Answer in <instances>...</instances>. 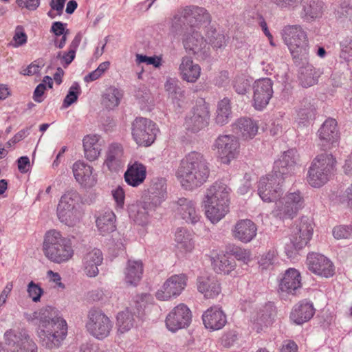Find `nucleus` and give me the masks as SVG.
Segmentation results:
<instances>
[{
  "label": "nucleus",
  "mask_w": 352,
  "mask_h": 352,
  "mask_svg": "<svg viewBox=\"0 0 352 352\" xmlns=\"http://www.w3.org/2000/svg\"><path fill=\"white\" fill-rule=\"evenodd\" d=\"M28 322L37 324L36 334L41 344L47 349L60 346L67 333L65 320L54 307L47 306L25 314Z\"/></svg>",
  "instance_id": "nucleus-1"
},
{
  "label": "nucleus",
  "mask_w": 352,
  "mask_h": 352,
  "mask_svg": "<svg viewBox=\"0 0 352 352\" xmlns=\"http://www.w3.org/2000/svg\"><path fill=\"white\" fill-rule=\"evenodd\" d=\"M209 174L208 163L204 155L192 151L181 160L176 177L182 187L192 190L204 184Z\"/></svg>",
  "instance_id": "nucleus-2"
},
{
  "label": "nucleus",
  "mask_w": 352,
  "mask_h": 352,
  "mask_svg": "<svg viewBox=\"0 0 352 352\" xmlns=\"http://www.w3.org/2000/svg\"><path fill=\"white\" fill-rule=\"evenodd\" d=\"M231 188L222 182H216L206 191L203 206L206 218L217 223L230 211Z\"/></svg>",
  "instance_id": "nucleus-3"
},
{
  "label": "nucleus",
  "mask_w": 352,
  "mask_h": 352,
  "mask_svg": "<svg viewBox=\"0 0 352 352\" xmlns=\"http://www.w3.org/2000/svg\"><path fill=\"white\" fill-rule=\"evenodd\" d=\"M42 250L47 259L58 264L68 261L74 256L70 240L54 229L50 230L45 234Z\"/></svg>",
  "instance_id": "nucleus-4"
},
{
  "label": "nucleus",
  "mask_w": 352,
  "mask_h": 352,
  "mask_svg": "<svg viewBox=\"0 0 352 352\" xmlns=\"http://www.w3.org/2000/svg\"><path fill=\"white\" fill-rule=\"evenodd\" d=\"M58 220L65 225L74 227L78 224L83 216L81 208V198L79 193L74 190L63 194L56 209Z\"/></svg>",
  "instance_id": "nucleus-5"
},
{
  "label": "nucleus",
  "mask_w": 352,
  "mask_h": 352,
  "mask_svg": "<svg viewBox=\"0 0 352 352\" xmlns=\"http://www.w3.org/2000/svg\"><path fill=\"white\" fill-rule=\"evenodd\" d=\"M282 38L294 59L307 60L309 52L308 37L300 25L285 26L282 30Z\"/></svg>",
  "instance_id": "nucleus-6"
},
{
  "label": "nucleus",
  "mask_w": 352,
  "mask_h": 352,
  "mask_svg": "<svg viewBox=\"0 0 352 352\" xmlns=\"http://www.w3.org/2000/svg\"><path fill=\"white\" fill-rule=\"evenodd\" d=\"M188 24L190 30L204 31L210 23V15L204 8L190 6L180 9L172 20L175 28Z\"/></svg>",
  "instance_id": "nucleus-7"
},
{
  "label": "nucleus",
  "mask_w": 352,
  "mask_h": 352,
  "mask_svg": "<svg viewBox=\"0 0 352 352\" xmlns=\"http://www.w3.org/2000/svg\"><path fill=\"white\" fill-rule=\"evenodd\" d=\"M336 163V159L331 154L323 153L317 155L308 170L309 184L314 188L324 186L331 177Z\"/></svg>",
  "instance_id": "nucleus-8"
},
{
  "label": "nucleus",
  "mask_w": 352,
  "mask_h": 352,
  "mask_svg": "<svg viewBox=\"0 0 352 352\" xmlns=\"http://www.w3.org/2000/svg\"><path fill=\"white\" fill-rule=\"evenodd\" d=\"M305 199L300 190L287 192L275 202L272 214L281 219H292L304 207Z\"/></svg>",
  "instance_id": "nucleus-9"
},
{
  "label": "nucleus",
  "mask_w": 352,
  "mask_h": 352,
  "mask_svg": "<svg viewBox=\"0 0 352 352\" xmlns=\"http://www.w3.org/2000/svg\"><path fill=\"white\" fill-rule=\"evenodd\" d=\"M313 230L312 222L309 218L302 217L296 221L292 228L290 244L285 247L287 254L292 256L293 249L298 250L305 247L312 237Z\"/></svg>",
  "instance_id": "nucleus-10"
},
{
  "label": "nucleus",
  "mask_w": 352,
  "mask_h": 352,
  "mask_svg": "<svg viewBox=\"0 0 352 352\" xmlns=\"http://www.w3.org/2000/svg\"><path fill=\"white\" fill-rule=\"evenodd\" d=\"M113 327V322L102 311L96 309L89 311L85 328L87 332L96 339L102 340L107 338Z\"/></svg>",
  "instance_id": "nucleus-11"
},
{
  "label": "nucleus",
  "mask_w": 352,
  "mask_h": 352,
  "mask_svg": "<svg viewBox=\"0 0 352 352\" xmlns=\"http://www.w3.org/2000/svg\"><path fill=\"white\" fill-rule=\"evenodd\" d=\"M8 352H38L35 341L23 329H8L3 335Z\"/></svg>",
  "instance_id": "nucleus-12"
},
{
  "label": "nucleus",
  "mask_w": 352,
  "mask_h": 352,
  "mask_svg": "<svg viewBox=\"0 0 352 352\" xmlns=\"http://www.w3.org/2000/svg\"><path fill=\"white\" fill-rule=\"evenodd\" d=\"M240 144L232 135H219L212 145V150L221 163L229 164L239 154Z\"/></svg>",
  "instance_id": "nucleus-13"
},
{
  "label": "nucleus",
  "mask_w": 352,
  "mask_h": 352,
  "mask_svg": "<svg viewBox=\"0 0 352 352\" xmlns=\"http://www.w3.org/2000/svg\"><path fill=\"white\" fill-rule=\"evenodd\" d=\"M188 276L181 273L167 278L155 292V297L161 301H168L177 298L187 286Z\"/></svg>",
  "instance_id": "nucleus-14"
},
{
  "label": "nucleus",
  "mask_w": 352,
  "mask_h": 352,
  "mask_svg": "<svg viewBox=\"0 0 352 352\" xmlns=\"http://www.w3.org/2000/svg\"><path fill=\"white\" fill-rule=\"evenodd\" d=\"M158 129L155 123L145 118H136L132 124V135L138 145H151L156 138Z\"/></svg>",
  "instance_id": "nucleus-15"
},
{
  "label": "nucleus",
  "mask_w": 352,
  "mask_h": 352,
  "mask_svg": "<svg viewBox=\"0 0 352 352\" xmlns=\"http://www.w3.org/2000/svg\"><path fill=\"white\" fill-rule=\"evenodd\" d=\"M284 179L273 171L262 177L258 186V193L261 199L266 202H276L283 193L281 184Z\"/></svg>",
  "instance_id": "nucleus-16"
},
{
  "label": "nucleus",
  "mask_w": 352,
  "mask_h": 352,
  "mask_svg": "<svg viewBox=\"0 0 352 352\" xmlns=\"http://www.w3.org/2000/svg\"><path fill=\"white\" fill-rule=\"evenodd\" d=\"M201 30H190L184 34L183 45L185 50L199 60H205L210 54V47L201 35Z\"/></svg>",
  "instance_id": "nucleus-17"
},
{
  "label": "nucleus",
  "mask_w": 352,
  "mask_h": 352,
  "mask_svg": "<svg viewBox=\"0 0 352 352\" xmlns=\"http://www.w3.org/2000/svg\"><path fill=\"white\" fill-rule=\"evenodd\" d=\"M252 105L256 110H263L273 96V82L269 78L256 80L252 86Z\"/></svg>",
  "instance_id": "nucleus-18"
},
{
  "label": "nucleus",
  "mask_w": 352,
  "mask_h": 352,
  "mask_svg": "<svg viewBox=\"0 0 352 352\" xmlns=\"http://www.w3.org/2000/svg\"><path fill=\"white\" fill-rule=\"evenodd\" d=\"M191 318L192 314L190 309L186 305L181 303L175 307L167 315L166 325L169 331L175 332L188 327Z\"/></svg>",
  "instance_id": "nucleus-19"
},
{
  "label": "nucleus",
  "mask_w": 352,
  "mask_h": 352,
  "mask_svg": "<svg viewBox=\"0 0 352 352\" xmlns=\"http://www.w3.org/2000/svg\"><path fill=\"white\" fill-rule=\"evenodd\" d=\"M307 266L313 274L325 278L333 276L335 267L332 261L323 254L311 252L308 254Z\"/></svg>",
  "instance_id": "nucleus-20"
},
{
  "label": "nucleus",
  "mask_w": 352,
  "mask_h": 352,
  "mask_svg": "<svg viewBox=\"0 0 352 352\" xmlns=\"http://www.w3.org/2000/svg\"><path fill=\"white\" fill-rule=\"evenodd\" d=\"M209 111L206 104L196 105L186 116L184 126L186 131L197 133L207 126Z\"/></svg>",
  "instance_id": "nucleus-21"
},
{
  "label": "nucleus",
  "mask_w": 352,
  "mask_h": 352,
  "mask_svg": "<svg viewBox=\"0 0 352 352\" xmlns=\"http://www.w3.org/2000/svg\"><path fill=\"white\" fill-rule=\"evenodd\" d=\"M298 160L297 151L294 148L289 149L275 161L272 171L285 179L294 173Z\"/></svg>",
  "instance_id": "nucleus-22"
},
{
  "label": "nucleus",
  "mask_w": 352,
  "mask_h": 352,
  "mask_svg": "<svg viewBox=\"0 0 352 352\" xmlns=\"http://www.w3.org/2000/svg\"><path fill=\"white\" fill-rule=\"evenodd\" d=\"M177 212L187 223L195 225L200 221L201 215L197 203L187 198H179L177 201Z\"/></svg>",
  "instance_id": "nucleus-23"
},
{
  "label": "nucleus",
  "mask_w": 352,
  "mask_h": 352,
  "mask_svg": "<svg viewBox=\"0 0 352 352\" xmlns=\"http://www.w3.org/2000/svg\"><path fill=\"white\" fill-rule=\"evenodd\" d=\"M103 261L102 251L96 248H88L82 258V269L89 277H95L99 273L98 266Z\"/></svg>",
  "instance_id": "nucleus-24"
},
{
  "label": "nucleus",
  "mask_w": 352,
  "mask_h": 352,
  "mask_svg": "<svg viewBox=\"0 0 352 352\" xmlns=\"http://www.w3.org/2000/svg\"><path fill=\"white\" fill-rule=\"evenodd\" d=\"M318 133L325 148H331L338 145L340 136L335 119H327L319 129Z\"/></svg>",
  "instance_id": "nucleus-25"
},
{
  "label": "nucleus",
  "mask_w": 352,
  "mask_h": 352,
  "mask_svg": "<svg viewBox=\"0 0 352 352\" xmlns=\"http://www.w3.org/2000/svg\"><path fill=\"white\" fill-rule=\"evenodd\" d=\"M301 287V275L295 268L287 269L279 279L278 289L283 293L294 295Z\"/></svg>",
  "instance_id": "nucleus-26"
},
{
  "label": "nucleus",
  "mask_w": 352,
  "mask_h": 352,
  "mask_svg": "<svg viewBox=\"0 0 352 352\" xmlns=\"http://www.w3.org/2000/svg\"><path fill=\"white\" fill-rule=\"evenodd\" d=\"M180 78L185 82L195 83L200 78L201 68L190 56L182 57L178 67Z\"/></svg>",
  "instance_id": "nucleus-27"
},
{
  "label": "nucleus",
  "mask_w": 352,
  "mask_h": 352,
  "mask_svg": "<svg viewBox=\"0 0 352 352\" xmlns=\"http://www.w3.org/2000/svg\"><path fill=\"white\" fill-rule=\"evenodd\" d=\"M202 320L206 329L210 331H217L226 325L227 317L221 308L214 306L204 312Z\"/></svg>",
  "instance_id": "nucleus-28"
},
{
  "label": "nucleus",
  "mask_w": 352,
  "mask_h": 352,
  "mask_svg": "<svg viewBox=\"0 0 352 352\" xmlns=\"http://www.w3.org/2000/svg\"><path fill=\"white\" fill-rule=\"evenodd\" d=\"M93 167L82 161H77L72 166L76 182L85 188H91L96 184L97 179L93 175Z\"/></svg>",
  "instance_id": "nucleus-29"
},
{
  "label": "nucleus",
  "mask_w": 352,
  "mask_h": 352,
  "mask_svg": "<svg viewBox=\"0 0 352 352\" xmlns=\"http://www.w3.org/2000/svg\"><path fill=\"white\" fill-rule=\"evenodd\" d=\"M257 227L250 219H241L238 221L232 229V234L234 239L243 242L249 243L256 236Z\"/></svg>",
  "instance_id": "nucleus-30"
},
{
  "label": "nucleus",
  "mask_w": 352,
  "mask_h": 352,
  "mask_svg": "<svg viewBox=\"0 0 352 352\" xmlns=\"http://www.w3.org/2000/svg\"><path fill=\"white\" fill-rule=\"evenodd\" d=\"M124 156L122 146L117 143L111 144L106 151L104 164L111 170H118L124 164Z\"/></svg>",
  "instance_id": "nucleus-31"
},
{
  "label": "nucleus",
  "mask_w": 352,
  "mask_h": 352,
  "mask_svg": "<svg viewBox=\"0 0 352 352\" xmlns=\"http://www.w3.org/2000/svg\"><path fill=\"white\" fill-rule=\"evenodd\" d=\"M197 290L204 294L206 298H214L221 292L219 280L214 276H202L197 280Z\"/></svg>",
  "instance_id": "nucleus-32"
},
{
  "label": "nucleus",
  "mask_w": 352,
  "mask_h": 352,
  "mask_svg": "<svg viewBox=\"0 0 352 352\" xmlns=\"http://www.w3.org/2000/svg\"><path fill=\"white\" fill-rule=\"evenodd\" d=\"M314 313L313 305L302 300L294 305L290 313V319L296 324H302L309 321L314 316Z\"/></svg>",
  "instance_id": "nucleus-33"
},
{
  "label": "nucleus",
  "mask_w": 352,
  "mask_h": 352,
  "mask_svg": "<svg viewBox=\"0 0 352 352\" xmlns=\"http://www.w3.org/2000/svg\"><path fill=\"white\" fill-rule=\"evenodd\" d=\"M258 129L257 123L248 118H239L232 125V131L245 140L253 138L256 135Z\"/></svg>",
  "instance_id": "nucleus-34"
},
{
  "label": "nucleus",
  "mask_w": 352,
  "mask_h": 352,
  "mask_svg": "<svg viewBox=\"0 0 352 352\" xmlns=\"http://www.w3.org/2000/svg\"><path fill=\"white\" fill-rule=\"evenodd\" d=\"M83 147L85 157L91 162L98 158L102 151L100 136L88 135L83 138Z\"/></svg>",
  "instance_id": "nucleus-35"
},
{
  "label": "nucleus",
  "mask_w": 352,
  "mask_h": 352,
  "mask_svg": "<svg viewBox=\"0 0 352 352\" xmlns=\"http://www.w3.org/2000/svg\"><path fill=\"white\" fill-rule=\"evenodd\" d=\"M149 199L153 206H157L164 201L167 196L166 181L164 178L154 179L148 189Z\"/></svg>",
  "instance_id": "nucleus-36"
},
{
  "label": "nucleus",
  "mask_w": 352,
  "mask_h": 352,
  "mask_svg": "<svg viewBox=\"0 0 352 352\" xmlns=\"http://www.w3.org/2000/svg\"><path fill=\"white\" fill-rule=\"evenodd\" d=\"M146 174V167L140 163L135 162L128 168L124 174V179L129 185L138 186L144 181Z\"/></svg>",
  "instance_id": "nucleus-37"
},
{
  "label": "nucleus",
  "mask_w": 352,
  "mask_h": 352,
  "mask_svg": "<svg viewBox=\"0 0 352 352\" xmlns=\"http://www.w3.org/2000/svg\"><path fill=\"white\" fill-rule=\"evenodd\" d=\"M142 274L143 264L141 261H128L124 270V280L127 284L136 285L141 280Z\"/></svg>",
  "instance_id": "nucleus-38"
},
{
  "label": "nucleus",
  "mask_w": 352,
  "mask_h": 352,
  "mask_svg": "<svg viewBox=\"0 0 352 352\" xmlns=\"http://www.w3.org/2000/svg\"><path fill=\"white\" fill-rule=\"evenodd\" d=\"M123 95V91L121 89L110 86L103 93L101 104L106 109L113 110L118 107Z\"/></svg>",
  "instance_id": "nucleus-39"
},
{
  "label": "nucleus",
  "mask_w": 352,
  "mask_h": 352,
  "mask_svg": "<svg viewBox=\"0 0 352 352\" xmlns=\"http://www.w3.org/2000/svg\"><path fill=\"white\" fill-rule=\"evenodd\" d=\"M129 218L136 224L145 226L149 222V214L146 203H137L129 206Z\"/></svg>",
  "instance_id": "nucleus-40"
},
{
  "label": "nucleus",
  "mask_w": 352,
  "mask_h": 352,
  "mask_svg": "<svg viewBox=\"0 0 352 352\" xmlns=\"http://www.w3.org/2000/svg\"><path fill=\"white\" fill-rule=\"evenodd\" d=\"M316 115V109L314 106L307 99L303 100L300 102L299 109L297 112L296 122L298 126H305L309 125L314 120Z\"/></svg>",
  "instance_id": "nucleus-41"
},
{
  "label": "nucleus",
  "mask_w": 352,
  "mask_h": 352,
  "mask_svg": "<svg viewBox=\"0 0 352 352\" xmlns=\"http://www.w3.org/2000/svg\"><path fill=\"white\" fill-rule=\"evenodd\" d=\"M96 223L100 233L106 235L116 229V215L112 210H107L98 217Z\"/></svg>",
  "instance_id": "nucleus-42"
},
{
  "label": "nucleus",
  "mask_w": 352,
  "mask_h": 352,
  "mask_svg": "<svg viewBox=\"0 0 352 352\" xmlns=\"http://www.w3.org/2000/svg\"><path fill=\"white\" fill-rule=\"evenodd\" d=\"M299 7L301 8L299 14L306 21L314 20L322 12L321 6L314 0H302Z\"/></svg>",
  "instance_id": "nucleus-43"
},
{
  "label": "nucleus",
  "mask_w": 352,
  "mask_h": 352,
  "mask_svg": "<svg viewBox=\"0 0 352 352\" xmlns=\"http://www.w3.org/2000/svg\"><path fill=\"white\" fill-rule=\"evenodd\" d=\"M175 241L177 248L182 253L190 252L194 248L192 235L185 228H177L175 235Z\"/></svg>",
  "instance_id": "nucleus-44"
},
{
  "label": "nucleus",
  "mask_w": 352,
  "mask_h": 352,
  "mask_svg": "<svg viewBox=\"0 0 352 352\" xmlns=\"http://www.w3.org/2000/svg\"><path fill=\"white\" fill-rule=\"evenodd\" d=\"M82 39L80 33H78L69 45L67 52H59L57 58L60 60V63L64 67H67L75 58L76 51Z\"/></svg>",
  "instance_id": "nucleus-45"
},
{
  "label": "nucleus",
  "mask_w": 352,
  "mask_h": 352,
  "mask_svg": "<svg viewBox=\"0 0 352 352\" xmlns=\"http://www.w3.org/2000/svg\"><path fill=\"white\" fill-rule=\"evenodd\" d=\"M320 73L313 65H307L300 69L299 81L303 87H309L316 84Z\"/></svg>",
  "instance_id": "nucleus-46"
},
{
  "label": "nucleus",
  "mask_w": 352,
  "mask_h": 352,
  "mask_svg": "<svg viewBox=\"0 0 352 352\" xmlns=\"http://www.w3.org/2000/svg\"><path fill=\"white\" fill-rule=\"evenodd\" d=\"M214 270L218 273L229 274L235 267L234 261L223 254H218L212 261Z\"/></svg>",
  "instance_id": "nucleus-47"
},
{
  "label": "nucleus",
  "mask_w": 352,
  "mask_h": 352,
  "mask_svg": "<svg viewBox=\"0 0 352 352\" xmlns=\"http://www.w3.org/2000/svg\"><path fill=\"white\" fill-rule=\"evenodd\" d=\"M273 310L271 305H265L253 318L256 331L259 332L263 327L270 324L272 321Z\"/></svg>",
  "instance_id": "nucleus-48"
},
{
  "label": "nucleus",
  "mask_w": 352,
  "mask_h": 352,
  "mask_svg": "<svg viewBox=\"0 0 352 352\" xmlns=\"http://www.w3.org/2000/svg\"><path fill=\"white\" fill-rule=\"evenodd\" d=\"M135 322L134 314L129 309L119 312L117 315L118 331L121 333H125L133 327Z\"/></svg>",
  "instance_id": "nucleus-49"
},
{
  "label": "nucleus",
  "mask_w": 352,
  "mask_h": 352,
  "mask_svg": "<svg viewBox=\"0 0 352 352\" xmlns=\"http://www.w3.org/2000/svg\"><path fill=\"white\" fill-rule=\"evenodd\" d=\"M230 115V100L225 98L218 103L215 121L218 124H226L228 122Z\"/></svg>",
  "instance_id": "nucleus-50"
},
{
  "label": "nucleus",
  "mask_w": 352,
  "mask_h": 352,
  "mask_svg": "<svg viewBox=\"0 0 352 352\" xmlns=\"http://www.w3.org/2000/svg\"><path fill=\"white\" fill-rule=\"evenodd\" d=\"M210 45L214 48H221L226 45V37L223 33L217 32L216 29L209 26L204 31Z\"/></svg>",
  "instance_id": "nucleus-51"
},
{
  "label": "nucleus",
  "mask_w": 352,
  "mask_h": 352,
  "mask_svg": "<svg viewBox=\"0 0 352 352\" xmlns=\"http://www.w3.org/2000/svg\"><path fill=\"white\" fill-rule=\"evenodd\" d=\"M164 88L170 98L173 100L179 99L183 96V91L179 86V81L176 78H168Z\"/></svg>",
  "instance_id": "nucleus-52"
},
{
  "label": "nucleus",
  "mask_w": 352,
  "mask_h": 352,
  "mask_svg": "<svg viewBox=\"0 0 352 352\" xmlns=\"http://www.w3.org/2000/svg\"><path fill=\"white\" fill-rule=\"evenodd\" d=\"M277 252L276 250H270L264 254L258 261L259 266L263 270H269L272 268L277 260Z\"/></svg>",
  "instance_id": "nucleus-53"
},
{
  "label": "nucleus",
  "mask_w": 352,
  "mask_h": 352,
  "mask_svg": "<svg viewBox=\"0 0 352 352\" xmlns=\"http://www.w3.org/2000/svg\"><path fill=\"white\" fill-rule=\"evenodd\" d=\"M302 0H271L272 3L281 10L295 11Z\"/></svg>",
  "instance_id": "nucleus-54"
},
{
  "label": "nucleus",
  "mask_w": 352,
  "mask_h": 352,
  "mask_svg": "<svg viewBox=\"0 0 352 352\" xmlns=\"http://www.w3.org/2000/svg\"><path fill=\"white\" fill-rule=\"evenodd\" d=\"M111 195L115 201V208L117 211L122 210L124 206L125 192L121 186H118L111 190Z\"/></svg>",
  "instance_id": "nucleus-55"
},
{
  "label": "nucleus",
  "mask_w": 352,
  "mask_h": 352,
  "mask_svg": "<svg viewBox=\"0 0 352 352\" xmlns=\"http://www.w3.org/2000/svg\"><path fill=\"white\" fill-rule=\"evenodd\" d=\"M80 93V86L78 83L74 82L69 88L68 94L65 96L63 101V107L67 108L72 104L75 102L78 99V96Z\"/></svg>",
  "instance_id": "nucleus-56"
},
{
  "label": "nucleus",
  "mask_w": 352,
  "mask_h": 352,
  "mask_svg": "<svg viewBox=\"0 0 352 352\" xmlns=\"http://www.w3.org/2000/svg\"><path fill=\"white\" fill-rule=\"evenodd\" d=\"M136 62L138 63H145L147 65H151L155 68H160L162 66V59L161 56H147L143 54H136Z\"/></svg>",
  "instance_id": "nucleus-57"
},
{
  "label": "nucleus",
  "mask_w": 352,
  "mask_h": 352,
  "mask_svg": "<svg viewBox=\"0 0 352 352\" xmlns=\"http://www.w3.org/2000/svg\"><path fill=\"white\" fill-rule=\"evenodd\" d=\"M340 58L345 62L352 60V42L346 39L340 43Z\"/></svg>",
  "instance_id": "nucleus-58"
},
{
  "label": "nucleus",
  "mask_w": 352,
  "mask_h": 352,
  "mask_svg": "<svg viewBox=\"0 0 352 352\" xmlns=\"http://www.w3.org/2000/svg\"><path fill=\"white\" fill-rule=\"evenodd\" d=\"M27 292L28 296L32 300L33 302H37L40 301L41 297L43 293L42 288L34 282L31 281L27 287Z\"/></svg>",
  "instance_id": "nucleus-59"
},
{
  "label": "nucleus",
  "mask_w": 352,
  "mask_h": 352,
  "mask_svg": "<svg viewBox=\"0 0 352 352\" xmlns=\"http://www.w3.org/2000/svg\"><path fill=\"white\" fill-rule=\"evenodd\" d=\"M230 252L237 260L241 261L245 263H248L251 261V252L249 250L233 246Z\"/></svg>",
  "instance_id": "nucleus-60"
},
{
  "label": "nucleus",
  "mask_w": 352,
  "mask_h": 352,
  "mask_svg": "<svg viewBox=\"0 0 352 352\" xmlns=\"http://www.w3.org/2000/svg\"><path fill=\"white\" fill-rule=\"evenodd\" d=\"M333 236L337 239L352 237V226H338L333 230Z\"/></svg>",
  "instance_id": "nucleus-61"
},
{
  "label": "nucleus",
  "mask_w": 352,
  "mask_h": 352,
  "mask_svg": "<svg viewBox=\"0 0 352 352\" xmlns=\"http://www.w3.org/2000/svg\"><path fill=\"white\" fill-rule=\"evenodd\" d=\"M28 36L24 32L23 28L21 25H18L14 31V34L13 36V46L15 47H18L19 46L23 45L27 43Z\"/></svg>",
  "instance_id": "nucleus-62"
},
{
  "label": "nucleus",
  "mask_w": 352,
  "mask_h": 352,
  "mask_svg": "<svg viewBox=\"0 0 352 352\" xmlns=\"http://www.w3.org/2000/svg\"><path fill=\"white\" fill-rule=\"evenodd\" d=\"M235 91L239 94H245L250 87V82L243 77H236L233 84Z\"/></svg>",
  "instance_id": "nucleus-63"
},
{
  "label": "nucleus",
  "mask_w": 352,
  "mask_h": 352,
  "mask_svg": "<svg viewBox=\"0 0 352 352\" xmlns=\"http://www.w3.org/2000/svg\"><path fill=\"white\" fill-rule=\"evenodd\" d=\"M66 25V23H63L60 21L54 22L52 25L50 31L56 36H63V35H67L69 30L65 28Z\"/></svg>",
  "instance_id": "nucleus-64"
}]
</instances>
